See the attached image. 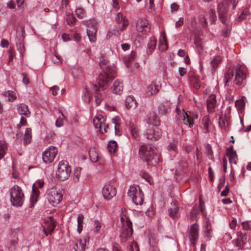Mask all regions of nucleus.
I'll return each mask as SVG.
<instances>
[{
  "mask_svg": "<svg viewBox=\"0 0 251 251\" xmlns=\"http://www.w3.org/2000/svg\"><path fill=\"white\" fill-rule=\"evenodd\" d=\"M31 129L30 128H27L25 130L24 135V144L25 145H28V144L31 143Z\"/></svg>",
  "mask_w": 251,
  "mask_h": 251,
  "instance_id": "36",
  "label": "nucleus"
},
{
  "mask_svg": "<svg viewBox=\"0 0 251 251\" xmlns=\"http://www.w3.org/2000/svg\"><path fill=\"white\" fill-rule=\"evenodd\" d=\"M67 22L69 25H73L75 22L76 19L72 13H69L67 17Z\"/></svg>",
  "mask_w": 251,
  "mask_h": 251,
  "instance_id": "53",
  "label": "nucleus"
},
{
  "mask_svg": "<svg viewBox=\"0 0 251 251\" xmlns=\"http://www.w3.org/2000/svg\"><path fill=\"white\" fill-rule=\"evenodd\" d=\"M71 168L69 163L65 160H62L58 163L56 176L57 179L64 181L68 179L70 176Z\"/></svg>",
  "mask_w": 251,
  "mask_h": 251,
  "instance_id": "8",
  "label": "nucleus"
},
{
  "mask_svg": "<svg viewBox=\"0 0 251 251\" xmlns=\"http://www.w3.org/2000/svg\"><path fill=\"white\" fill-rule=\"evenodd\" d=\"M156 44V39L154 37H151L148 44V51L151 52L154 49Z\"/></svg>",
  "mask_w": 251,
  "mask_h": 251,
  "instance_id": "42",
  "label": "nucleus"
},
{
  "mask_svg": "<svg viewBox=\"0 0 251 251\" xmlns=\"http://www.w3.org/2000/svg\"><path fill=\"white\" fill-rule=\"evenodd\" d=\"M101 228V223L98 220L94 222L93 233L95 235L100 234Z\"/></svg>",
  "mask_w": 251,
  "mask_h": 251,
  "instance_id": "43",
  "label": "nucleus"
},
{
  "mask_svg": "<svg viewBox=\"0 0 251 251\" xmlns=\"http://www.w3.org/2000/svg\"><path fill=\"white\" fill-rule=\"evenodd\" d=\"M170 111V107L168 103H162L158 107V113L160 115H163L168 113Z\"/></svg>",
  "mask_w": 251,
  "mask_h": 251,
  "instance_id": "33",
  "label": "nucleus"
},
{
  "mask_svg": "<svg viewBox=\"0 0 251 251\" xmlns=\"http://www.w3.org/2000/svg\"><path fill=\"white\" fill-rule=\"evenodd\" d=\"M202 126L204 133H208L209 127L212 125V122L208 116H205L202 119Z\"/></svg>",
  "mask_w": 251,
  "mask_h": 251,
  "instance_id": "28",
  "label": "nucleus"
},
{
  "mask_svg": "<svg viewBox=\"0 0 251 251\" xmlns=\"http://www.w3.org/2000/svg\"><path fill=\"white\" fill-rule=\"evenodd\" d=\"M117 143L115 141H111L108 144V149L111 154L115 153L117 150Z\"/></svg>",
  "mask_w": 251,
  "mask_h": 251,
  "instance_id": "46",
  "label": "nucleus"
},
{
  "mask_svg": "<svg viewBox=\"0 0 251 251\" xmlns=\"http://www.w3.org/2000/svg\"><path fill=\"white\" fill-rule=\"evenodd\" d=\"M145 135L148 139L157 140L161 137L162 132L161 129L159 128L151 126V127L147 129L145 131Z\"/></svg>",
  "mask_w": 251,
  "mask_h": 251,
  "instance_id": "12",
  "label": "nucleus"
},
{
  "mask_svg": "<svg viewBox=\"0 0 251 251\" xmlns=\"http://www.w3.org/2000/svg\"><path fill=\"white\" fill-rule=\"evenodd\" d=\"M15 56V52L11 48H10L8 50V57H9V60H8V63H10V62H11L13 59V57Z\"/></svg>",
  "mask_w": 251,
  "mask_h": 251,
  "instance_id": "63",
  "label": "nucleus"
},
{
  "mask_svg": "<svg viewBox=\"0 0 251 251\" xmlns=\"http://www.w3.org/2000/svg\"><path fill=\"white\" fill-rule=\"evenodd\" d=\"M92 95L90 91V90L86 87L84 88L82 94V98L84 101L86 102H89L92 98Z\"/></svg>",
  "mask_w": 251,
  "mask_h": 251,
  "instance_id": "40",
  "label": "nucleus"
},
{
  "mask_svg": "<svg viewBox=\"0 0 251 251\" xmlns=\"http://www.w3.org/2000/svg\"><path fill=\"white\" fill-rule=\"evenodd\" d=\"M43 226L44 232L47 236L51 234L56 226L52 217L51 216L48 217L45 220Z\"/></svg>",
  "mask_w": 251,
  "mask_h": 251,
  "instance_id": "15",
  "label": "nucleus"
},
{
  "mask_svg": "<svg viewBox=\"0 0 251 251\" xmlns=\"http://www.w3.org/2000/svg\"><path fill=\"white\" fill-rule=\"evenodd\" d=\"M245 78L246 75L243 67L237 64L226 71L225 74L224 81L226 85L232 80L234 84L242 86L244 85Z\"/></svg>",
  "mask_w": 251,
  "mask_h": 251,
  "instance_id": "2",
  "label": "nucleus"
},
{
  "mask_svg": "<svg viewBox=\"0 0 251 251\" xmlns=\"http://www.w3.org/2000/svg\"><path fill=\"white\" fill-rule=\"evenodd\" d=\"M81 168L80 167H76L74 169V175H73V180L75 182H78L79 180Z\"/></svg>",
  "mask_w": 251,
  "mask_h": 251,
  "instance_id": "45",
  "label": "nucleus"
},
{
  "mask_svg": "<svg viewBox=\"0 0 251 251\" xmlns=\"http://www.w3.org/2000/svg\"><path fill=\"white\" fill-rule=\"evenodd\" d=\"M138 31H149L151 29L148 21L145 19H139L136 23Z\"/></svg>",
  "mask_w": 251,
  "mask_h": 251,
  "instance_id": "19",
  "label": "nucleus"
},
{
  "mask_svg": "<svg viewBox=\"0 0 251 251\" xmlns=\"http://www.w3.org/2000/svg\"><path fill=\"white\" fill-rule=\"evenodd\" d=\"M65 118V117L64 115L62 113H61L60 116H59L56 120L55 126L58 127H60L63 126L64 124L63 121Z\"/></svg>",
  "mask_w": 251,
  "mask_h": 251,
  "instance_id": "51",
  "label": "nucleus"
},
{
  "mask_svg": "<svg viewBox=\"0 0 251 251\" xmlns=\"http://www.w3.org/2000/svg\"><path fill=\"white\" fill-rule=\"evenodd\" d=\"M158 91V87L154 82H151V83L148 86L146 90V93L149 95L155 94Z\"/></svg>",
  "mask_w": 251,
  "mask_h": 251,
  "instance_id": "32",
  "label": "nucleus"
},
{
  "mask_svg": "<svg viewBox=\"0 0 251 251\" xmlns=\"http://www.w3.org/2000/svg\"><path fill=\"white\" fill-rule=\"evenodd\" d=\"M228 250L231 251H237L240 249L242 246L237 239L233 240L231 243L227 245Z\"/></svg>",
  "mask_w": 251,
  "mask_h": 251,
  "instance_id": "34",
  "label": "nucleus"
},
{
  "mask_svg": "<svg viewBox=\"0 0 251 251\" xmlns=\"http://www.w3.org/2000/svg\"><path fill=\"white\" fill-rule=\"evenodd\" d=\"M62 194L56 189L49 190L46 194L49 202L53 206L58 205L62 200Z\"/></svg>",
  "mask_w": 251,
  "mask_h": 251,
  "instance_id": "10",
  "label": "nucleus"
},
{
  "mask_svg": "<svg viewBox=\"0 0 251 251\" xmlns=\"http://www.w3.org/2000/svg\"><path fill=\"white\" fill-rule=\"evenodd\" d=\"M88 242L89 238L87 236L77 240L74 246L75 250V251H84Z\"/></svg>",
  "mask_w": 251,
  "mask_h": 251,
  "instance_id": "18",
  "label": "nucleus"
},
{
  "mask_svg": "<svg viewBox=\"0 0 251 251\" xmlns=\"http://www.w3.org/2000/svg\"><path fill=\"white\" fill-rule=\"evenodd\" d=\"M188 75L189 81L193 87L197 89H199L201 85L199 77L192 72H189Z\"/></svg>",
  "mask_w": 251,
  "mask_h": 251,
  "instance_id": "22",
  "label": "nucleus"
},
{
  "mask_svg": "<svg viewBox=\"0 0 251 251\" xmlns=\"http://www.w3.org/2000/svg\"><path fill=\"white\" fill-rule=\"evenodd\" d=\"M112 122L115 124L114 128L116 130L118 128H119L120 126V119L117 117H115L112 119Z\"/></svg>",
  "mask_w": 251,
  "mask_h": 251,
  "instance_id": "58",
  "label": "nucleus"
},
{
  "mask_svg": "<svg viewBox=\"0 0 251 251\" xmlns=\"http://www.w3.org/2000/svg\"><path fill=\"white\" fill-rule=\"evenodd\" d=\"M248 13L249 12L247 10H244L238 17V21L241 22L244 20L246 18V17L248 15Z\"/></svg>",
  "mask_w": 251,
  "mask_h": 251,
  "instance_id": "60",
  "label": "nucleus"
},
{
  "mask_svg": "<svg viewBox=\"0 0 251 251\" xmlns=\"http://www.w3.org/2000/svg\"><path fill=\"white\" fill-rule=\"evenodd\" d=\"M100 66L103 73L100 74L96 81V84L93 85V91L95 102L99 104L103 99V97L100 93V89L104 90L108 87L109 83L115 77L116 69L113 65H110L108 62L105 60L100 62Z\"/></svg>",
  "mask_w": 251,
  "mask_h": 251,
  "instance_id": "1",
  "label": "nucleus"
},
{
  "mask_svg": "<svg viewBox=\"0 0 251 251\" xmlns=\"http://www.w3.org/2000/svg\"><path fill=\"white\" fill-rule=\"evenodd\" d=\"M139 248L137 244L135 242H132L130 245L129 248V251H139Z\"/></svg>",
  "mask_w": 251,
  "mask_h": 251,
  "instance_id": "56",
  "label": "nucleus"
},
{
  "mask_svg": "<svg viewBox=\"0 0 251 251\" xmlns=\"http://www.w3.org/2000/svg\"><path fill=\"white\" fill-rule=\"evenodd\" d=\"M158 48L161 51H165L168 49V43L165 32L161 33Z\"/></svg>",
  "mask_w": 251,
  "mask_h": 251,
  "instance_id": "25",
  "label": "nucleus"
},
{
  "mask_svg": "<svg viewBox=\"0 0 251 251\" xmlns=\"http://www.w3.org/2000/svg\"><path fill=\"white\" fill-rule=\"evenodd\" d=\"M238 0H225L224 1L220 2L218 5V12L219 14V19L222 23H225L228 25L229 22L226 23V19L227 18V9L229 5H232V9H234Z\"/></svg>",
  "mask_w": 251,
  "mask_h": 251,
  "instance_id": "5",
  "label": "nucleus"
},
{
  "mask_svg": "<svg viewBox=\"0 0 251 251\" xmlns=\"http://www.w3.org/2000/svg\"><path fill=\"white\" fill-rule=\"evenodd\" d=\"M202 211V204L200 201L199 205H195L192 209L190 213V219L194 221L196 220L197 215L200 211Z\"/></svg>",
  "mask_w": 251,
  "mask_h": 251,
  "instance_id": "29",
  "label": "nucleus"
},
{
  "mask_svg": "<svg viewBox=\"0 0 251 251\" xmlns=\"http://www.w3.org/2000/svg\"><path fill=\"white\" fill-rule=\"evenodd\" d=\"M96 32H87V35L91 42H94L96 41Z\"/></svg>",
  "mask_w": 251,
  "mask_h": 251,
  "instance_id": "62",
  "label": "nucleus"
},
{
  "mask_svg": "<svg viewBox=\"0 0 251 251\" xmlns=\"http://www.w3.org/2000/svg\"><path fill=\"white\" fill-rule=\"evenodd\" d=\"M168 213L169 216L175 220H177L179 217L180 209L176 201L171 203V207L168 209Z\"/></svg>",
  "mask_w": 251,
  "mask_h": 251,
  "instance_id": "17",
  "label": "nucleus"
},
{
  "mask_svg": "<svg viewBox=\"0 0 251 251\" xmlns=\"http://www.w3.org/2000/svg\"><path fill=\"white\" fill-rule=\"evenodd\" d=\"M18 112L20 115H25L27 117L30 116L28 106L24 103H21L18 106Z\"/></svg>",
  "mask_w": 251,
  "mask_h": 251,
  "instance_id": "27",
  "label": "nucleus"
},
{
  "mask_svg": "<svg viewBox=\"0 0 251 251\" xmlns=\"http://www.w3.org/2000/svg\"><path fill=\"white\" fill-rule=\"evenodd\" d=\"M135 56V53L133 51H131V53L124 57V60L126 63V65L127 67H129V63L132 61Z\"/></svg>",
  "mask_w": 251,
  "mask_h": 251,
  "instance_id": "50",
  "label": "nucleus"
},
{
  "mask_svg": "<svg viewBox=\"0 0 251 251\" xmlns=\"http://www.w3.org/2000/svg\"><path fill=\"white\" fill-rule=\"evenodd\" d=\"M237 236L238 237L236 239L238 240L241 246L243 247L247 241V236L246 234H243L241 232H238L237 233Z\"/></svg>",
  "mask_w": 251,
  "mask_h": 251,
  "instance_id": "41",
  "label": "nucleus"
},
{
  "mask_svg": "<svg viewBox=\"0 0 251 251\" xmlns=\"http://www.w3.org/2000/svg\"><path fill=\"white\" fill-rule=\"evenodd\" d=\"M128 196L136 205H141L144 200V195L139 186H131L128 191Z\"/></svg>",
  "mask_w": 251,
  "mask_h": 251,
  "instance_id": "9",
  "label": "nucleus"
},
{
  "mask_svg": "<svg viewBox=\"0 0 251 251\" xmlns=\"http://www.w3.org/2000/svg\"><path fill=\"white\" fill-rule=\"evenodd\" d=\"M168 149L169 151H176V144L175 142H171L168 146Z\"/></svg>",
  "mask_w": 251,
  "mask_h": 251,
  "instance_id": "64",
  "label": "nucleus"
},
{
  "mask_svg": "<svg viewBox=\"0 0 251 251\" xmlns=\"http://www.w3.org/2000/svg\"><path fill=\"white\" fill-rule=\"evenodd\" d=\"M205 230L207 231L206 233V236L207 237V240L209 239V237L211 236V229H210V226H209V221L206 220L205 221Z\"/></svg>",
  "mask_w": 251,
  "mask_h": 251,
  "instance_id": "55",
  "label": "nucleus"
},
{
  "mask_svg": "<svg viewBox=\"0 0 251 251\" xmlns=\"http://www.w3.org/2000/svg\"><path fill=\"white\" fill-rule=\"evenodd\" d=\"M176 118L178 121H182L184 125L191 127L194 125V120L197 119L198 115L195 112L186 113L178 106L176 108Z\"/></svg>",
  "mask_w": 251,
  "mask_h": 251,
  "instance_id": "4",
  "label": "nucleus"
},
{
  "mask_svg": "<svg viewBox=\"0 0 251 251\" xmlns=\"http://www.w3.org/2000/svg\"><path fill=\"white\" fill-rule=\"evenodd\" d=\"M85 24L88 27L87 31H91V29L95 30V31H97L98 29V24L95 20H90L85 21Z\"/></svg>",
  "mask_w": 251,
  "mask_h": 251,
  "instance_id": "30",
  "label": "nucleus"
},
{
  "mask_svg": "<svg viewBox=\"0 0 251 251\" xmlns=\"http://www.w3.org/2000/svg\"><path fill=\"white\" fill-rule=\"evenodd\" d=\"M121 233L120 238L122 242H125L129 239L133 233L132 223L126 216L125 210L124 208L121 209Z\"/></svg>",
  "mask_w": 251,
  "mask_h": 251,
  "instance_id": "3",
  "label": "nucleus"
},
{
  "mask_svg": "<svg viewBox=\"0 0 251 251\" xmlns=\"http://www.w3.org/2000/svg\"><path fill=\"white\" fill-rule=\"evenodd\" d=\"M44 184V182L42 179H39L36 181L32 186V191L36 196L38 195L36 190L38 188H42Z\"/></svg>",
  "mask_w": 251,
  "mask_h": 251,
  "instance_id": "38",
  "label": "nucleus"
},
{
  "mask_svg": "<svg viewBox=\"0 0 251 251\" xmlns=\"http://www.w3.org/2000/svg\"><path fill=\"white\" fill-rule=\"evenodd\" d=\"M57 151V149L55 147H49L43 153L42 159L43 161L46 164L52 162L55 158Z\"/></svg>",
  "mask_w": 251,
  "mask_h": 251,
  "instance_id": "11",
  "label": "nucleus"
},
{
  "mask_svg": "<svg viewBox=\"0 0 251 251\" xmlns=\"http://www.w3.org/2000/svg\"><path fill=\"white\" fill-rule=\"evenodd\" d=\"M89 154L90 159L93 162H96L98 160L99 154L98 150L95 148H92L90 149Z\"/></svg>",
  "mask_w": 251,
  "mask_h": 251,
  "instance_id": "37",
  "label": "nucleus"
},
{
  "mask_svg": "<svg viewBox=\"0 0 251 251\" xmlns=\"http://www.w3.org/2000/svg\"><path fill=\"white\" fill-rule=\"evenodd\" d=\"M24 199V194L21 187L14 185L10 190L11 204L16 207H21L23 204Z\"/></svg>",
  "mask_w": 251,
  "mask_h": 251,
  "instance_id": "6",
  "label": "nucleus"
},
{
  "mask_svg": "<svg viewBox=\"0 0 251 251\" xmlns=\"http://www.w3.org/2000/svg\"><path fill=\"white\" fill-rule=\"evenodd\" d=\"M75 14L78 18L82 19L86 15V12L84 9L79 8L75 10Z\"/></svg>",
  "mask_w": 251,
  "mask_h": 251,
  "instance_id": "52",
  "label": "nucleus"
},
{
  "mask_svg": "<svg viewBox=\"0 0 251 251\" xmlns=\"http://www.w3.org/2000/svg\"><path fill=\"white\" fill-rule=\"evenodd\" d=\"M136 101L132 96H128L125 100V106L126 108L129 109L133 106H135Z\"/></svg>",
  "mask_w": 251,
  "mask_h": 251,
  "instance_id": "35",
  "label": "nucleus"
},
{
  "mask_svg": "<svg viewBox=\"0 0 251 251\" xmlns=\"http://www.w3.org/2000/svg\"><path fill=\"white\" fill-rule=\"evenodd\" d=\"M216 105V99L215 95H211L207 100V106L209 112H213Z\"/></svg>",
  "mask_w": 251,
  "mask_h": 251,
  "instance_id": "26",
  "label": "nucleus"
},
{
  "mask_svg": "<svg viewBox=\"0 0 251 251\" xmlns=\"http://www.w3.org/2000/svg\"><path fill=\"white\" fill-rule=\"evenodd\" d=\"M208 17L211 23H214L216 21V16L215 13V11L213 9H211L210 10V12L208 14Z\"/></svg>",
  "mask_w": 251,
  "mask_h": 251,
  "instance_id": "54",
  "label": "nucleus"
},
{
  "mask_svg": "<svg viewBox=\"0 0 251 251\" xmlns=\"http://www.w3.org/2000/svg\"><path fill=\"white\" fill-rule=\"evenodd\" d=\"M227 124V122L222 117L219 118V125L221 128L225 129Z\"/></svg>",
  "mask_w": 251,
  "mask_h": 251,
  "instance_id": "61",
  "label": "nucleus"
},
{
  "mask_svg": "<svg viewBox=\"0 0 251 251\" xmlns=\"http://www.w3.org/2000/svg\"><path fill=\"white\" fill-rule=\"evenodd\" d=\"M145 122L149 126L153 125L158 126L160 124V121L158 117L154 113H151L145 120Z\"/></svg>",
  "mask_w": 251,
  "mask_h": 251,
  "instance_id": "20",
  "label": "nucleus"
},
{
  "mask_svg": "<svg viewBox=\"0 0 251 251\" xmlns=\"http://www.w3.org/2000/svg\"><path fill=\"white\" fill-rule=\"evenodd\" d=\"M222 58L220 56H215L211 61V64L213 68H216L218 65L221 63Z\"/></svg>",
  "mask_w": 251,
  "mask_h": 251,
  "instance_id": "49",
  "label": "nucleus"
},
{
  "mask_svg": "<svg viewBox=\"0 0 251 251\" xmlns=\"http://www.w3.org/2000/svg\"><path fill=\"white\" fill-rule=\"evenodd\" d=\"M156 151V148L151 145H143L139 148V156L143 160L149 163L153 159Z\"/></svg>",
  "mask_w": 251,
  "mask_h": 251,
  "instance_id": "7",
  "label": "nucleus"
},
{
  "mask_svg": "<svg viewBox=\"0 0 251 251\" xmlns=\"http://www.w3.org/2000/svg\"><path fill=\"white\" fill-rule=\"evenodd\" d=\"M84 217L82 214H79L77 216V231L80 233L82 230V224L83 221Z\"/></svg>",
  "mask_w": 251,
  "mask_h": 251,
  "instance_id": "47",
  "label": "nucleus"
},
{
  "mask_svg": "<svg viewBox=\"0 0 251 251\" xmlns=\"http://www.w3.org/2000/svg\"><path fill=\"white\" fill-rule=\"evenodd\" d=\"M18 242V238H14L10 240L7 243V247L10 251L15 250Z\"/></svg>",
  "mask_w": 251,
  "mask_h": 251,
  "instance_id": "44",
  "label": "nucleus"
},
{
  "mask_svg": "<svg viewBox=\"0 0 251 251\" xmlns=\"http://www.w3.org/2000/svg\"><path fill=\"white\" fill-rule=\"evenodd\" d=\"M117 193L116 188L110 184H105L102 189V194L106 200H110Z\"/></svg>",
  "mask_w": 251,
  "mask_h": 251,
  "instance_id": "13",
  "label": "nucleus"
},
{
  "mask_svg": "<svg viewBox=\"0 0 251 251\" xmlns=\"http://www.w3.org/2000/svg\"><path fill=\"white\" fill-rule=\"evenodd\" d=\"M7 149V145L6 141L4 140H0V159L4 157Z\"/></svg>",
  "mask_w": 251,
  "mask_h": 251,
  "instance_id": "39",
  "label": "nucleus"
},
{
  "mask_svg": "<svg viewBox=\"0 0 251 251\" xmlns=\"http://www.w3.org/2000/svg\"><path fill=\"white\" fill-rule=\"evenodd\" d=\"M242 228L244 230H247L251 228V222L245 221L242 222Z\"/></svg>",
  "mask_w": 251,
  "mask_h": 251,
  "instance_id": "59",
  "label": "nucleus"
},
{
  "mask_svg": "<svg viewBox=\"0 0 251 251\" xmlns=\"http://www.w3.org/2000/svg\"><path fill=\"white\" fill-rule=\"evenodd\" d=\"M124 89V85L122 81L117 79L114 82L112 87V92L117 95H120L123 92Z\"/></svg>",
  "mask_w": 251,
  "mask_h": 251,
  "instance_id": "21",
  "label": "nucleus"
},
{
  "mask_svg": "<svg viewBox=\"0 0 251 251\" xmlns=\"http://www.w3.org/2000/svg\"><path fill=\"white\" fill-rule=\"evenodd\" d=\"M116 21L119 23L122 22V27L121 28L122 30H124V27L128 25L127 19L126 17H123V14L121 13H118L117 14Z\"/></svg>",
  "mask_w": 251,
  "mask_h": 251,
  "instance_id": "31",
  "label": "nucleus"
},
{
  "mask_svg": "<svg viewBox=\"0 0 251 251\" xmlns=\"http://www.w3.org/2000/svg\"><path fill=\"white\" fill-rule=\"evenodd\" d=\"M245 98L242 97L240 100L235 101V104L238 109L241 110L244 108L245 105Z\"/></svg>",
  "mask_w": 251,
  "mask_h": 251,
  "instance_id": "48",
  "label": "nucleus"
},
{
  "mask_svg": "<svg viewBox=\"0 0 251 251\" xmlns=\"http://www.w3.org/2000/svg\"><path fill=\"white\" fill-rule=\"evenodd\" d=\"M105 120L103 116L99 115L93 120V124L95 126L99 129V131L103 133L107 131L108 126L104 123Z\"/></svg>",
  "mask_w": 251,
  "mask_h": 251,
  "instance_id": "14",
  "label": "nucleus"
},
{
  "mask_svg": "<svg viewBox=\"0 0 251 251\" xmlns=\"http://www.w3.org/2000/svg\"><path fill=\"white\" fill-rule=\"evenodd\" d=\"M128 130L131 136L136 140H139L140 137L139 129L138 126L133 123L130 122L128 124Z\"/></svg>",
  "mask_w": 251,
  "mask_h": 251,
  "instance_id": "23",
  "label": "nucleus"
},
{
  "mask_svg": "<svg viewBox=\"0 0 251 251\" xmlns=\"http://www.w3.org/2000/svg\"><path fill=\"white\" fill-rule=\"evenodd\" d=\"M189 240L194 246L199 237V226L196 224L192 225L189 232Z\"/></svg>",
  "mask_w": 251,
  "mask_h": 251,
  "instance_id": "16",
  "label": "nucleus"
},
{
  "mask_svg": "<svg viewBox=\"0 0 251 251\" xmlns=\"http://www.w3.org/2000/svg\"><path fill=\"white\" fill-rule=\"evenodd\" d=\"M226 154L229 157V161L230 163L236 164L237 158L236 151H233V146H230L226 149Z\"/></svg>",
  "mask_w": 251,
  "mask_h": 251,
  "instance_id": "24",
  "label": "nucleus"
},
{
  "mask_svg": "<svg viewBox=\"0 0 251 251\" xmlns=\"http://www.w3.org/2000/svg\"><path fill=\"white\" fill-rule=\"evenodd\" d=\"M6 95L8 98L9 100H13L16 99V94L12 91H8L6 93Z\"/></svg>",
  "mask_w": 251,
  "mask_h": 251,
  "instance_id": "57",
  "label": "nucleus"
}]
</instances>
